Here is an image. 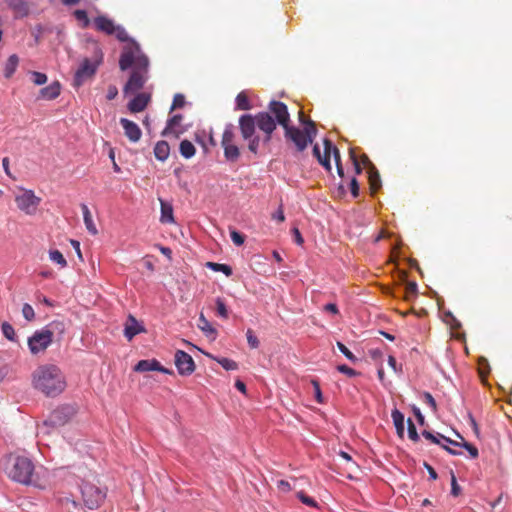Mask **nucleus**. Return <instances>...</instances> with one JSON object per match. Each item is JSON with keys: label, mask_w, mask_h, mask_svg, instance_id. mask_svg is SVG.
<instances>
[{"label": "nucleus", "mask_w": 512, "mask_h": 512, "mask_svg": "<svg viewBox=\"0 0 512 512\" xmlns=\"http://www.w3.org/2000/svg\"><path fill=\"white\" fill-rule=\"evenodd\" d=\"M120 124L122 125L124 129L125 136L131 141V142H137L140 140L142 132L139 128V126L126 118L120 119Z\"/></svg>", "instance_id": "f3484780"}, {"label": "nucleus", "mask_w": 512, "mask_h": 512, "mask_svg": "<svg viewBox=\"0 0 512 512\" xmlns=\"http://www.w3.org/2000/svg\"><path fill=\"white\" fill-rule=\"evenodd\" d=\"M270 116L275 121L276 125L279 124L283 128L287 127L290 123V114L287 106L280 101L273 100L268 105V111Z\"/></svg>", "instance_id": "f8f14e48"}, {"label": "nucleus", "mask_w": 512, "mask_h": 512, "mask_svg": "<svg viewBox=\"0 0 512 512\" xmlns=\"http://www.w3.org/2000/svg\"><path fill=\"white\" fill-rule=\"evenodd\" d=\"M161 203V216L160 221L164 224L174 223L173 208L169 203L160 200Z\"/></svg>", "instance_id": "393cba45"}, {"label": "nucleus", "mask_w": 512, "mask_h": 512, "mask_svg": "<svg viewBox=\"0 0 512 512\" xmlns=\"http://www.w3.org/2000/svg\"><path fill=\"white\" fill-rule=\"evenodd\" d=\"M170 154V147L166 141H158L154 147V155L159 161H165Z\"/></svg>", "instance_id": "b1692460"}, {"label": "nucleus", "mask_w": 512, "mask_h": 512, "mask_svg": "<svg viewBox=\"0 0 512 512\" xmlns=\"http://www.w3.org/2000/svg\"><path fill=\"white\" fill-rule=\"evenodd\" d=\"M75 414L72 406L64 405L53 410L47 420L44 421L45 426L59 427L65 425Z\"/></svg>", "instance_id": "9d476101"}, {"label": "nucleus", "mask_w": 512, "mask_h": 512, "mask_svg": "<svg viewBox=\"0 0 512 512\" xmlns=\"http://www.w3.org/2000/svg\"><path fill=\"white\" fill-rule=\"evenodd\" d=\"M331 154H333L336 165L341 164V156L339 149L332 144Z\"/></svg>", "instance_id": "680f3d73"}, {"label": "nucleus", "mask_w": 512, "mask_h": 512, "mask_svg": "<svg viewBox=\"0 0 512 512\" xmlns=\"http://www.w3.org/2000/svg\"><path fill=\"white\" fill-rule=\"evenodd\" d=\"M49 258L52 262L58 264L61 268L67 266V261L59 250H50Z\"/></svg>", "instance_id": "f704fd0d"}, {"label": "nucleus", "mask_w": 512, "mask_h": 512, "mask_svg": "<svg viewBox=\"0 0 512 512\" xmlns=\"http://www.w3.org/2000/svg\"><path fill=\"white\" fill-rule=\"evenodd\" d=\"M350 190L353 197H358L359 195V184L356 178H352L350 182Z\"/></svg>", "instance_id": "6e6d98bb"}, {"label": "nucleus", "mask_w": 512, "mask_h": 512, "mask_svg": "<svg viewBox=\"0 0 512 512\" xmlns=\"http://www.w3.org/2000/svg\"><path fill=\"white\" fill-rule=\"evenodd\" d=\"M133 66V70L124 86L125 93H133L143 88L146 82V74L148 72L149 59L140 50V46L136 41H130L123 48L119 59V67L125 71Z\"/></svg>", "instance_id": "f257e3e1"}, {"label": "nucleus", "mask_w": 512, "mask_h": 512, "mask_svg": "<svg viewBox=\"0 0 512 512\" xmlns=\"http://www.w3.org/2000/svg\"><path fill=\"white\" fill-rule=\"evenodd\" d=\"M19 61L20 59L16 54H12L8 57L3 67V75L6 79H10L14 75Z\"/></svg>", "instance_id": "4be33fe9"}, {"label": "nucleus", "mask_w": 512, "mask_h": 512, "mask_svg": "<svg viewBox=\"0 0 512 512\" xmlns=\"http://www.w3.org/2000/svg\"><path fill=\"white\" fill-rule=\"evenodd\" d=\"M424 466L426 467V469H427V471L429 473L430 479L436 480L437 479V473L434 470V468L432 466H430L428 463H424Z\"/></svg>", "instance_id": "338daca9"}, {"label": "nucleus", "mask_w": 512, "mask_h": 512, "mask_svg": "<svg viewBox=\"0 0 512 512\" xmlns=\"http://www.w3.org/2000/svg\"><path fill=\"white\" fill-rule=\"evenodd\" d=\"M407 424H408V436H409V438L412 441H414V442L419 441V435L417 433L416 427H415L414 423L412 422V420L408 419L407 420Z\"/></svg>", "instance_id": "c03bdc74"}, {"label": "nucleus", "mask_w": 512, "mask_h": 512, "mask_svg": "<svg viewBox=\"0 0 512 512\" xmlns=\"http://www.w3.org/2000/svg\"><path fill=\"white\" fill-rule=\"evenodd\" d=\"M81 210H82V213H83V220H84V224L86 226V229L88 230V232L91 234V235H97L98 234V230L96 228V225L93 221V218H92V215H91V212L88 208V206L86 204H81Z\"/></svg>", "instance_id": "5701e85b"}, {"label": "nucleus", "mask_w": 512, "mask_h": 512, "mask_svg": "<svg viewBox=\"0 0 512 512\" xmlns=\"http://www.w3.org/2000/svg\"><path fill=\"white\" fill-rule=\"evenodd\" d=\"M272 218L278 222H284L285 215L282 206L272 215Z\"/></svg>", "instance_id": "13d9d810"}, {"label": "nucleus", "mask_w": 512, "mask_h": 512, "mask_svg": "<svg viewBox=\"0 0 512 512\" xmlns=\"http://www.w3.org/2000/svg\"><path fill=\"white\" fill-rule=\"evenodd\" d=\"M230 237H231V240L233 241V243L237 246H241L245 241L244 235L239 233L236 230H232L230 232Z\"/></svg>", "instance_id": "8fccbe9b"}, {"label": "nucleus", "mask_w": 512, "mask_h": 512, "mask_svg": "<svg viewBox=\"0 0 512 512\" xmlns=\"http://www.w3.org/2000/svg\"><path fill=\"white\" fill-rule=\"evenodd\" d=\"M207 355L210 358H212L213 360L217 361L227 371L238 369V364L232 359L224 358V357H215L210 354H207Z\"/></svg>", "instance_id": "2f4dec72"}, {"label": "nucleus", "mask_w": 512, "mask_h": 512, "mask_svg": "<svg viewBox=\"0 0 512 512\" xmlns=\"http://www.w3.org/2000/svg\"><path fill=\"white\" fill-rule=\"evenodd\" d=\"M150 101V96L145 93L137 94L129 103L128 109L131 113H138L143 111Z\"/></svg>", "instance_id": "aec40b11"}, {"label": "nucleus", "mask_w": 512, "mask_h": 512, "mask_svg": "<svg viewBox=\"0 0 512 512\" xmlns=\"http://www.w3.org/2000/svg\"><path fill=\"white\" fill-rule=\"evenodd\" d=\"M224 150V157L227 161L235 162L240 157V150L236 144H229L222 146Z\"/></svg>", "instance_id": "cd10ccee"}, {"label": "nucleus", "mask_w": 512, "mask_h": 512, "mask_svg": "<svg viewBox=\"0 0 512 512\" xmlns=\"http://www.w3.org/2000/svg\"><path fill=\"white\" fill-rule=\"evenodd\" d=\"M32 383L35 389L49 397L59 395L66 387L63 373L52 364L39 366L32 374Z\"/></svg>", "instance_id": "20e7f679"}, {"label": "nucleus", "mask_w": 512, "mask_h": 512, "mask_svg": "<svg viewBox=\"0 0 512 512\" xmlns=\"http://www.w3.org/2000/svg\"><path fill=\"white\" fill-rule=\"evenodd\" d=\"M7 474L11 480L25 486H33L40 490L48 486L46 477L36 471L33 461L25 456L12 457L7 467Z\"/></svg>", "instance_id": "7ed1b4c3"}, {"label": "nucleus", "mask_w": 512, "mask_h": 512, "mask_svg": "<svg viewBox=\"0 0 512 512\" xmlns=\"http://www.w3.org/2000/svg\"><path fill=\"white\" fill-rule=\"evenodd\" d=\"M292 232H293V235H294V239H295V242L298 244V245H302L303 242H304V239L299 231L298 228H293L292 229Z\"/></svg>", "instance_id": "e2e57ef3"}, {"label": "nucleus", "mask_w": 512, "mask_h": 512, "mask_svg": "<svg viewBox=\"0 0 512 512\" xmlns=\"http://www.w3.org/2000/svg\"><path fill=\"white\" fill-rule=\"evenodd\" d=\"M299 120L304 124L303 130L290 125L285 127L284 130L285 138L295 145L297 151L302 152L313 142L317 134V128L312 120H305L303 112L299 113Z\"/></svg>", "instance_id": "423d86ee"}, {"label": "nucleus", "mask_w": 512, "mask_h": 512, "mask_svg": "<svg viewBox=\"0 0 512 512\" xmlns=\"http://www.w3.org/2000/svg\"><path fill=\"white\" fill-rule=\"evenodd\" d=\"M462 447L465 448L468 451V453L471 456V458H477L478 457L479 452H478V449H477L476 446H474V445H472V444H470V443H468V442L463 440Z\"/></svg>", "instance_id": "3c124183"}, {"label": "nucleus", "mask_w": 512, "mask_h": 512, "mask_svg": "<svg viewBox=\"0 0 512 512\" xmlns=\"http://www.w3.org/2000/svg\"><path fill=\"white\" fill-rule=\"evenodd\" d=\"M418 286L414 281L408 282L405 286V299L407 301L411 300L417 295Z\"/></svg>", "instance_id": "c9c22d12"}, {"label": "nucleus", "mask_w": 512, "mask_h": 512, "mask_svg": "<svg viewBox=\"0 0 512 512\" xmlns=\"http://www.w3.org/2000/svg\"><path fill=\"white\" fill-rule=\"evenodd\" d=\"M134 371L136 372H148V371H159L164 374H172V371L163 367L160 362L156 359L140 360L135 366Z\"/></svg>", "instance_id": "2eb2a0df"}, {"label": "nucleus", "mask_w": 512, "mask_h": 512, "mask_svg": "<svg viewBox=\"0 0 512 512\" xmlns=\"http://www.w3.org/2000/svg\"><path fill=\"white\" fill-rule=\"evenodd\" d=\"M238 123L242 138L248 141V149L254 154H257L260 145V137L255 136L256 127L264 133V144L271 141L276 129V123L269 113H257L254 116L244 114L240 116Z\"/></svg>", "instance_id": "f03ea898"}, {"label": "nucleus", "mask_w": 512, "mask_h": 512, "mask_svg": "<svg viewBox=\"0 0 512 512\" xmlns=\"http://www.w3.org/2000/svg\"><path fill=\"white\" fill-rule=\"evenodd\" d=\"M174 358L175 365L180 375L188 376L195 371V362L191 355H189L185 351L177 350Z\"/></svg>", "instance_id": "ddd939ff"}, {"label": "nucleus", "mask_w": 512, "mask_h": 512, "mask_svg": "<svg viewBox=\"0 0 512 512\" xmlns=\"http://www.w3.org/2000/svg\"><path fill=\"white\" fill-rule=\"evenodd\" d=\"M332 142L328 139H324V153L321 154L319 146L316 144L313 147V155L317 158L318 162L330 172L332 167L330 163Z\"/></svg>", "instance_id": "4468645a"}, {"label": "nucleus", "mask_w": 512, "mask_h": 512, "mask_svg": "<svg viewBox=\"0 0 512 512\" xmlns=\"http://www.w3.org/2000/svg\"><path fill=\"white\" fill-rule=\"evenodd\" d=\"M278 487H279L280 489L284 490V491H289V490H291V486H290V484H289L287 481H285V480H280V481L278 482Z\"/></svg>", "instance_id": "774afa93"}, {"label": "nucleus", "mask_w": 512, "mask_h": 512, "mask_svg": "<svg viewBox=\"0 0 512 512\" xmlns=\"http://www.w3.org/2000/svg\"><path fill=\"white\" fill-rule=\"evenodd\" d=\"M80 490L83 503L88 509H98L106 499L107 488L93 473H89L82 479Z\"/></svg>", "instance_id": "39448f33"}, {"label": "nucleus", "mask_w": 512, "mask_h": 512, "mask_svg": "<svg viewBox=\"0 0 512 512\" xmlns=\"http://www.w3.org/2000/svg\"><path fill=\"white\" fill-rule=\"evenodd\" d=\"M22 314L27 321H32L35 318V312L33 307L27 303H25L22 307Z\"/></svg>", "instance_id": "79ce46f5"}, {"label": "nucleus", "mask_w": 512, "mask_h": 512, "mask_svg": "<svg viewBox=\"0 0 512 512\" xmlns=\"http://www.w3.org/2000/svg\"><path fill=\"white\" fill-rule=\"evenodd\" d=\"M117 95H118L117 87L114 85L109 86L108 91H107V99L113 100Z\"/></svg>", "instance_id": "052dcab7"}, {"label": "nucleus", "mask_w": 512, "mask_h": 512, "mask_svg": "<svg viewBox=\"0 0 512 512\" xmlns=\"http://www.w3.org/2000/svg\"><path fill=\"white\" fill-rule=\"evenodd\" d=\"M145 331V328L140 324L133 315H129L125 323L124 336L128 341H131L134 336Z\"/></svg>", "instance_id": "a211bd4d"}, {"label": "nucleus", "mask_w": 512, "mask_h": 512, "mask_svg": "<svg viewBox=\"0 0 512 512\" xmlns=\"http://www.w3.org/2000/svg\"><path fill=\"white\" fill-rule=\"evenodd\" d=\"M183 116L180 114H176L172 116L162 132V136H170L173 135L175 137H179L182 133H184L185 129L182 126Z\"/></svg>", "instance_id": "dca6fc26"}, {"label": "nucleus", "mask_w": 512, "mask_h": 512, "mask_svg": "<svg viewBox=\"0 0 512 512\" xmlns=\"http://www.w3.org/2000/svg\"><path fill=\"white\" fill-rule=\"evenodd\" d=\"M424 400H425V403L428 404L432 408L433 411H436V409H437L436 401L429 392L424 393Z\"/></svg>", "instance_id": "5fc2aeb1"}, {"label": "nucleus", "mask_w": 512, "mask_h": 512, "mask_svg": "<svg viewBox=\"0 0 512 512\" xmlns=\"http://www.w3.org/2000/svg\"><path fill=\"white\" fill-rule=\"evenodd\" d=\"M31 80L35 85H44L47 82V75L41 72L32 71L30 72Z\"/></svg>", "instance_id": "58836bf2"}, {"label": "nucleus", "mask_w": 512, "mask_h": 512, "mask_svg": "<svg viewBox=\"0 0 512 512\" xmlns=\"http://www.w3.org/2000/svg\"><path fill=\"white\" fill-rule=\"evenodd\" d=\"M297 497L303 504L310 507H317V502L313 498L306 495L303 491H299L297 493Z\"/></svg>", "instance_id": "a19ab883"}, {"label": "nucleus", "mask_w": 512, "mask_h": 512, "mask_svg": "<svg viewBox=\"0 0 512 512\" xmlns=\"http://www.w3.org/2000/svg\"><path fill=\"white\" fill-rule=\"evenodd\" d=\"M311 384L314 388V394H315V399L318 403L322 404L324 402V399H323V395H322V392H321V389H320V384L317 380L313 379L311 380Z\"/></svg>", "instance_id": "49530a36"}, {"label": "nucleus", "mask_w": 512, "mask_h": 512, "mask_svg": "<svg viewBox=\"0 0 512 512\" xmlns=\"http://www.w3.org/2000/svg\"><path fill=\"white\" fill-rule=\"evenodd\" d=\"M246 337L247 342L251 348L256 349L259 347L260 342L251 329L247 330Z\"/></svg>", "instance_id": "37998d69"}, {"label": "nucleus", "mask_w": 512, "mask_h": 512, "mask_svg": "<svg viewBox=\"0 0 512 512\" xmlns=\"http://www.w3.org/2000/svg\"><path fill=\"white\" fill-rule=\"evenodd\" d=\"M102 53L97 51L93 59L84 58L79 68L76 70L73 78L72 85L75 88L81 87L84 83L92 80L99 65L102 62Z\"/></svg>", "instance_id": "0eeeda50"}, {"label": "nucleus", "mask_w": 512, "mask_h": 512, "mask_svg": "<svg viewBox=\"0 0 512 512\" xmlns=\"http://www.w3.org/2000/svg\"><path fill=\"white\" fill-rule=\"evenodd\" d=\"M185 105V97L182 94H176L173 98L172 106L170 111H173L177 108H182Z\"/></svg>", "instance_id": "09e8293b"}, {"label": "nucleus", "mask_w": 512, "mask_h": 512, "mask_svg": "<svg viewBox=\"0 0 512 512\" xmlns=\"http://www.w3.org/2000/svg\"><path fill=\"white\" fill-rule=\"evenodd\" d=\"M42 330L49 334V337L54 340L55 337L58 338V340L61 339L62 335L65 333L66 325L61 320H54L50 323H48Z\"/></svg>", "instance_id": "6ab92c4d"}, {"label": "nucleus", "mask_w": 512, "mask_h": 512, "mask_svg": "<svg viewBox=\"0 0 512 512\" xmlns=\"http://www.w3.org/2000/svg\"><path fill=\"white\" fill-rule=\"evenodd\" d=\"M350 157L353 161L356 174H360L362 172V168L353 150H350Z\"/></svg>", "instance_id": "4d7b16f0"}, {"label": "nucleus", "mask_w": 512, "mask_h": 512, "mask_svg": "<svg viewBox=\"0 0 512 512\" xmlns=\"http://www.w3.org/2000/svg\"><path fill=\"white\" fill-rule=\"evenodd\" d=\"M422 435H423V437H424L425 439H427V440L431 441V442H432V443H434V444H438V445H441V446L443 445V444L441 443V440H442V439H441V437L439 436V435H440L439 433H437L436 435H434L432 432L427 431V430H424V431L422 432Z\"/></svg>", "instance_id": "a18cd8bd"}, {"label": "nucleus", "mask_w": 512, "mask_h": 512, "mask_svg": "<svg viewBox=\"0 0 512 512\" xmlns=\"http://www.w3.org/2000/svg\"><path fill=\"white\" fill-rule=\"evenodd\" d=\"M337 347L349 361L353 363L357 361L356 356L342 342H337Z\"/></svg>", "instance_id": "ea45409f"}, {"label": "nucleus", "mask_w": 512, "mask_h": 512, "mask_svg": "<svg viewBox=\"0 0 512 512\" xmlns=\"http://www.w3.org/2000/svg\"><path fill=\"white\" fill-rule=\"evenodd\" d=\"M369 353H370V356L374 360H378V359H381L383 357V353L379 349H372V350L369 351Z\"/></svg>", "instance_id": "69168bd1"}, {"label": "nucleus", "mask_w": 512, "mask_h": 512, "mask_svg": "<svg viewBox=\"0 0 512 512\" xmlns=\"http://www.w3.org/2000/svg\"><path fill=\"white\" fill-rule=\"evenodd\" d=\"M323 309H324V311L329 312L334 315H337L339 313L338 307L334 303L326 304Z\"/></svg>", "instance_id": "bf43d9fd"}, {"label": "nucleus", "mask_w": 512, "mask_h": 512, "mask_svg": "<svg viewBox=\"0 0 512 512\" xmlns=\"http://www.w3.org/2000/svg\"><path fill=\"white\" fill-rule=\"evenodd\" d=\"M94 25L98 31L107 35H114L121 42L129 44L130 41H134L128 36V33L122 26L116 25L113 20L106 16L96 17L94 19Z\"/></svg>", "instance_id": "6e6552de"}, {"label": "nucleus", "mask_w": 512, "mask_h": 512, "mask_svg": "<svg viewBox=\"0 0 512 512\" xmlns=\"http://www.w3.org/2000/svg\"><path fill=\"white\" fill-rule=\"evenodd\" d=\"M368 179L370 184V189L372 192H376L381 187V180L380 175L375 168V166H371V168L368 170Z\"/></svg>", "instance_id": "bb28decb"}, {"label": "nucleus", "mask_w": 512, "mask_h": 512, "mask_svg": "<svg viewBox=\"0 0 512 512\" xmlns=\"http://www.w3.org/2000/svg\"><path fill=\"white\" fill-rule=\"evenodd\" d=\"M215 303H216L217 314L221 318L227 319L229 314H228V309L226 307V304H225L224 300L222 298H217Z\"/></svg>", "instance_id": "e433bc0d"}, {"label": "nucleus", "mask_w": 512, "mask_h": 512, "mask_svg": "<svg viewBox=\"0 0 512 512\" xmlns=\"http://www.w3.org/2000/svg\"><path fill=\"white\" fill-rule=\"evenodd\" d=\"M235 132H234V125L229 123L225 126L222 140H221V146L229 145V144H235Z\"/></svg>", "instance_id": "c756f323"}, {"label": "nucleus", "mask_w": 512, "mask_h": 512, "mask_svg": "<svg viewBox=\"0 0 512 512\" xmlns=\"http://www.w3.org/2000/svg\"><path fill=\"white\" fill-rule=\"evenodd\" d=\"M391 417L400 438L404 437V415L398 409L392 410Z\"/></svg>", "instance_id": "a878e982"}, {"label": "nucleus", "mask_w": 512, "mask_h": 512, "mask_svg": "<svg viewBox=\"0 0 512 512\" xmlns=\"http://www.w3.org/2000/svg\"><path fill=\"white\" fill-rule=\"evenodd\" d=\"M15 202L17 207L26 215H34L41 198L36 196L32 190H23L21 194L16 195Z\"/></svg>", "instance_id": "1a4fd4ad"}, {"label": "nucleus", "mask_w": 512, "mask_h": 512, "mask_svg": "<svg viewBox=\"0 0 512 512\" xmlns=\"http://www.w3.org/2000/svg\"><path fill=\"white\" fill-rule=\"evenodd\" d=\"M359 162H360V165L361 164L364 165L368 170L371 168V166H374L371 163L369 157L365 154L361 156V161H359Z\"/></svg>", "instance_id": "0e129e2a"}, {"label": "nucleus", "mask_w": 512, "mask_h": 512, "mask_svg": "<svg viewBox=\"0 0 512 512\" xmlns=\"http://www.w3.org/2000/svg\"><path fill=\"white\" fill-rule=\"evenodd\" d=\"M179 151L184 158L189 159L195 155L196 149L192 142L185 139L180 142Z\"/></svg>", "instance_id": "7c9ffc66"}, {"label": "nucleus", "mask_w": 512, "mask_h": 512, "mask_svg": "<svg viewBox=\"0 0 512 512\" xmlns=\"http://www.w3.org/2000/svg\"><path fill=\"white\" fill-rule=\"evenodd\" d=\"M53 340L42 329L35 331L31 337L28 338V347L33 355L43 353L52 344Z\"/></svg>", "instance_id": "9b49d317"}, {"label": "nucleus", "mask_w": 512, "mask_h": 512, "mask_svg": "<svg viewBox=\"0 0 512 512\" xmlns=\"http://www.w3.org/2000/svg\"><path fill=\"white\" fill-rule=\"evenodd\" d=\"M235 103H236V110L247 111V110L252 109V105L250 103L249 97L246 94V92H244V91L238 93V95L236 96V99H235Z\"/></svg>", "instance_id": "c85d7f7f"}, {"label": "nucleus", "mask_w": 512, "mask_h": 512, "mask_svg": "<svg viewBox=\"0 0 512 512\" xmlns=\"http://www.w3.org/2000/svg\"><path fill=\"white\" fill-rule=\"evenodd\" d=\"M206 266L208 268L212 269L215 272H222V273H224L228 277L232 275L231 267L226 265V264H220V263H215V262H207Z\"/></svg>", "instance_id": "72a5a7b5"}, {"label": "nucleus", "mask_w": 512, "mask_h": 512, "mask_svg": "<svg viewBox=\"0 0 512 512\" xmlns=\"http://www.w3.org/2000/svg\"><path fill=\"white\" fill-rule=\"evenodd\" d=\"M337 370H338L339 372H341V373H343V374H345V375L349 376V377H354V376H356V375H357V372H356L354 369H352V368L348 367V366H347V365H345V364L339 365V366L337 367Z\"/></svg>", "instance_id": "603ef678"}, {"label": "nucleus", "mask_w": 512, "mask_h": 512, "mask_svg": "<svg viewBox=\"0 0 512 512\" xmlns=\"http://www.w3.org/2000/svg\"><path fill=\"white\" fill-rule=\"evenodd\" d=\"M74 16L77 20L79 21H82L83 22V26L84 27H87L90 23L89 21V18H88V15H87V12L85 10H75L74 11Z\"/></svg>", "instance_id": "de8ad7c7"}, {"label": "nucleus", "mask_w": 512, "mask_h": 512, "mask_svg": "<svg viewBox=\"0 0 512 512\" xmlns=\"http://www.w3.org/2000/svg\"><path fill=\"white\" fill-rule=\"evenodd\" d=\"M198 328L206 334H216V329L213 328L203 313H201L199 316Z\"/></svg>", "instance_id": "473e14b6"}, {"label": "nucleus", "mask_w": 512, "mask_h": 512, "mask_svg": "<svg viewBox=\"0 0 512 512\" xmlns=\"http://www.w3.org/2000/svg\"><path fill=\"white\" fill-rule=\"evenodd\" d=\"M60 92H61L60 83L58 81H54L50 85L42 88L39 91V98H42L45 100H53L60 95Z\"/></svg>", "instance_id": "412c9836"}, {"label": "nucleus", "mask_w": 512, "mask_h": 512, "mask_svg": "<svg viewBox=\"0 0 512 512\" xmlns=\"http://www.w3.org/2000/svg\"><path fill=\"white\" fill-rule=\"evenodd\" d=\"M460 486L457 483L455 475L452 473V479H451V494L453 496H458L460 494Z\"/></svg>", "instance_id": "864d4df0"}, {"label": "nucleus", "mask_w": 512, "mask_h": 512, "mask_svg": "<svg viewBox=\"0 0 512 512\" xmlns=\"http://www.w3.org/2000/svg\"><path fill=\"white\" fill-rule=\"evenodd\" d=\"M3 335L10 341H14L16 337L15 330L11 324L4 322L1 326Z\"/></svg>", "instance_id": "4c0bfd02"}]
</instances>
